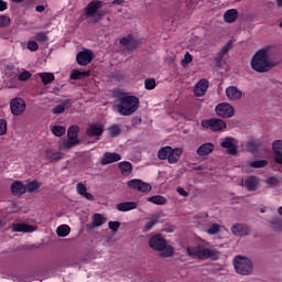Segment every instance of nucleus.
<instances>
[{"instance_id":"1","label":"nucleus","mask_w":282,"mask_h":282,"mask_svg":"<svg viewBox=\"0 0 282 282\" xmlns=\"http://www.w3.org/2000/svg\"><path fill=\"white\" fill-rule=\"evenodd\" d=\"M118 104L115 105V111L119 116H133L140 109V98L133 95L121 93L118 95Z\"/></svg>"},{"instance_id":"2","label":"nucleus","mask_w":282,"mask_h":282,"mask_svg":"<svg viewBox=\"0 0 282 282\" xmlns=\"http://www.w3.org/2000/svg\"><path fill=\"white\" fill-rule=\"evenodd\" d=\"M268 52H270V47L265 46L254 53L251 58V68L253 72L265 74V72H270V69L276 67V63L272 59L270 61Z\"/></svg>"},{"instance_id":"3","label":"nucleus","mask_w":282,"mask_h":282,"mask_svg":"<svg viewBox=\"0 0 282 282\" xmlns=\"http://www.w3.org/2000/svg\"><path fill=\"white\" fill-rule=\"evenodd\" d=\"M149 246L152 250L161 252V257H173L175 254V249L166 245V239L162 235H154L149 240Z\"/></svg>"},{"instance_id":"4","label":"nucleus","mask_w":282,"mask_h":282,"mask_svg":"<svg viewBox=\"0 0 282 282\" xmlns=\"http://www.w3.org/2000/svg\"><path fill=\"white\" fill-rule=\"evenodd\" d=\"M86 19H93V23H99L107 14V10L102 9V1H90L84 9Z\"/></svg>"},{"instance_id":"5","label":"nucleus","mask_w":282,"mask_h":282,"mask_svg":"<svg viewBox=\"0 0 282 282\" xmlns=\"http://www.w3.org/2000/svg\"><path fill=\"white\" fill-rule=\"evenodd\" d=\"M184 150L182 148H174L171 145L162 147L158 151L159 160H167L169 164H177L182 158Z\"/></svg>"},{"instance_id":"6","label":"nucleus","mask_w":282,"mask_h":282,"mask_svg":"<svg viewBox=\"0 0 282 282\" xmlns=\"http://www.w3.org/2000/svg\"><path fill=\"white\" fill-rule=\"evenodd\" d=\"M234 268L238 274H243L245 276L252 274V270H254L252 260L241 256L234 258Z\"/></svg>"},{"instance_id":"7","label":"nucleus","mask_w":282,"mask_h":282,"mask_svg":"<svg viewBox=\"0 0 282 282\" xmlns=\"http://www.w3.org/2000/svg\"><path fill=\"white\" fill-rule=\"evenodd\" d=\"M187 253L189 257H198V259H213L214 261L219 258V252H217V250L202 247H188Z\"/></svg>"},{"instance_id":"8","label":"nucleus","mask_w":282,"mask_h":282,"mask_svg":"<svg viewBox=\"0 0 282 282\" xmlns=\"http://www.w3.org/2000/svg\"><path fill=\"white\" fill-rule=\"evenodd\" d=\"M203 129H210V131L217 132L226 129V121L217 118L205 119L200 122Z\"/></svg>"},{"instance_id":"9","label":"nucleus","mask_w":282,"mask_h":282,"mask_svg":"<svg viewBox=\"0 0 282 282\" xmlns=\"http://www.w3.org/2000/svg\"><path fill=\"white\" fill-rule=\"evenodd\" d=\"M215 113L218 118H232L235 116V107L228 102H220L215 107Z\"/></svg>"},{"instance_id":"10","label":"nucleus","mask_w":282,"mask_h":282,"mask_svg":"<svg viewBox=\"0 0 282 282\" xmlns=\"http://www.w3.org/2000/svg\"><path fill=\"white\" fill-rule=\"evenodd\" d=\"M127 184L129 188H132V191H139V193H151V191H153L151 184L145 183L140 178H132L128 181Z\"/></svg>"},{"instance_id":"11","label":"nucleus","mask_w":282,"mask_h":282,"mask_svg":"<svg viewBox=\"0 0 282 282\" xmlns=\"http://www.w3.org/2000/svg\"><path fill=\"white\" fill-rule=\"evenodd\" d=\"M220 147L226 149L227 155H237V141L232 137H227L223 139Z\"/></svg>"},{"instance_id":"12","label":"nucleus","mask_w":282,"mask_h":282,"mask_svg":"<svg viewBox=\"0 0 282 282\" xmlns=\"http://www.w3.org/2000/svg\"><path fill=\"white\" fill-rule=\"evenodd\" d=\"M65 154L61 150H55L54 148H48L45 150V160L51 164H56L63 160Z\"/></svg>"},{"instance_id":"13","label":"nucleus","mask_w":282,"mask_h":282,"mask_svg":"<svg viewBox=\"0 0 282 282\" xmlns=\"http://www.w3.org/2000/svg\"><path fill=\"white\" fill-rule=\"evenodd\" d=\"M25 100L23 98H14L10 102L11 113L13 116H21L25 111Z\"/></svg>"},{"instance_id":"14","label":"nucleus","mask_w":282,"mask_h":282,"mask_svg":"<svg viewBox=\"0 0 282 282\" xmlns=\"http://www.w3.org/2000/svg\"><path fill=\"white\" fill-rule=\"evenodd\" d=\"M76 61L78 65L86 67V65H89L94 61V52L91 50L82 51L76 55Z\"/></svg>"},{"instance_id":"15","label":"nucleus","mask_w":282,"mask_h":282,"mask_svg":"<svg viewBox=\"0 0 282 282\" xmlns=\"http://www.w3.org/2000/svg\"><path fill=\"white\" fill-rule=\"evenodd\" d=\"M231 232L235 237H248L250 235V227L246 224L237 223L231 226Z\"/></svg>"},{"instance_id":"16","label":"nucleus","mask_w":282,"mask_h":282,"mask_svg":"<svg viewBox=\"0 0 282 282\" xmlns=\"http://www.w3.org/2000/svg\"><path fill=\"white\" fill-rule=\"evenodd\" d=\"M102 133H105V127L102 124L90 123L86 128V135H88V138H98L102 135Z\"/></svg>"},{"instance_id":"17","label":"nucleus","mask_w":282,"mask_h":282,"mask_svg":"<svg viewBox=\"0 0 282 282\" xmlns=\"http://www.w3.org/2000/svg\"><path fill=\"white\" fill-rule=\"evenodd\" d=\"M120 160H122V156L119 153L106 152L100 160V164L107 166V164H113V162H120Z\"/></svg>"},{"instance_id":"18","label":"nucleus","mask_w":282,"mask_h":282,"mask_svg":"<svg viewBox=\"0 0 282 282\" xmlns=\"http://www.w3.org/2000/svg\"><path fill=\"white\" fill-rule=\"evenodd\" d=\"M36 227L32 225H28L25 223H13L11 224V231L12 232H34Z\"/></svg>"},{"instance_id":"19","label":"nucleus","mask_w":282,"mask_h":282,"mask_svg":"<svg viewBox=\"0 0 282 282\" xmlns=\"http://www.w3.org/2000/svg\"><path fill=\"white\" fill-rule=\"evenodd\" d=\"M206 91H208V79L203 78L195 85L194 95L202 98V96H206Z\"/></svg>"},{"instance_id":"20","label":"nucleus","mask_w":282,"mask_h":282,"mask_svg":"<svg viewBox=\"0 0 282 282\" xmlns=\"http://www.w3.org/2000/svg\"><path fill=\"white\" fill-rule=\"evenodd\" d=\"M226 96L229 100H241L243 98V91L239 90L237 86H229L226 88Z\"/></svg>"},{"instance_id":"21","label":"nucleus","mask_w":282,"mask_h":282,"mask_svg":"<svg viewBox=\"0 0 282 282\" xmlns=\"http://www.w3.org/2000/svg\"><path fill=\"white\" fill-rule=\"evenodd\" d=\"M11 193L12 195H15L17 197H21V195H25L28 193V188L21 181H14L11 184Z\"/></svg>"},{"instance_id":"22","label":"nucleus","mask_w":282,"mask_h":282,"mask_svg":"<svg viewBox=\"0 0 282 282\" xmlns=\"http://www.w3.org/2000/svg\"><path fill=\"white\" fill-rule=\"evenodd\" d=\"M72 107V99H64L62 104L56 105L52 108L51 113L54 116H58L61 113H65L66 109H69Z\"/></svg>"},{"instance_id":"23","label":"nucleus","mask_w":282,"mask_h":282,"mask_svg":"<svg viewBox=\"0 0 282 282\" xmlns=\"http://www.w3.org/2000/svg\"><path fill=\"white\" fill-rule=\"evenodd\" d=\"M260 183L261 181L259 177L251 175L245 181V188H247V191L254 192L259 188Z\"/></svg>"},{"instance_id":"24","label":"nucleus","mask_w":282,"mask_h":282,"mask_svg":"<svg viewBox=\"0 0 282 282\" xmlns=\"http://www.w3.org/2000/svg\"><path fill=\"white\" fill-rule=\"evenodd\" d=\"M213 151H215V144L207 142V143H203L197 150L196 153L197 155H199L200 158H204L206 155H210V153H213Z\"/></svg>"},{"instance_id":"25","label":"nucleus","mask_w":282,"mask_h":282,"mask_svg":"<svg viewBox=\"0 0 282 282\" xmlns=\"http://www.w3.org/2000/svg\"><path fill=\"white\" fill-rule=\"evenodd\" d=\"M273 152L275 153L274 162L282 164V140H276L272 143Z\"/></svg>"},{"instance_id":"26","label":"nucleus","mask_w":282,"mask_h":282,"mask_svg":"<svg viewBox=\"0 0 282 282\" xmlns=\"http://www.w3.org/2000/svg\"><path fill=\"white\" fill-rule=\"evenodd\" d=\"M119 213H129V210H135L138 208V203L135 202H123L116 205Z\"/></svg>"},{"instance_id":"27","label":"nucleus","mask_w":282,"mask_h":282,"mask_svg":"<svg viewBox=\"0 0 282 282\" xmlns=\"http://www.w3.org/2000/svg\"><path fill=\"white\" fill-rule=\"evenodd\" d=\"M76 191L78 195H82V197H85L88 202H94V195L91 193H87V186L83 184V182L76 184Z\"/></svg>"},{"instance_id":"28","label":"nucleus","mask_w":282,"mask_h":282,"mask_svg":"<svg viewBox=\"0 0 282 282\" xmlns=\"http://www.w3.org/2000/svg\"><path fill=\"white\" fill-rule=\"evenodd\" d=\"M225 23H235L239 19V11L237 9H229L224 13Z\"/></svg>"},{"instance_id":"29","label":"nucleus","mask_w":282,"mask_h":282,"mask_svg":"<svg viewBox=\"0 0 282 282\" xmlns=\"http://www.w3.org/2000/svg\"><path fill=\"white\" fill-rule=\"evenodd\" d=\"M91 72L89 70H78V69H73L70 72V79L72 80H80L83 78H87L88 76H90Z\"/></svg>"},{"instance_id":"30","label":"nucleus","mask_w":282,"mask_h":282,"mask_svg":"<svg viewBox=\"0 0 282 282\" xmlns=\"http://www.w3.org/2000/svg\"><path fill=\"white\" fill-rule=\"evenodd\" d=\"M119 169L122 175H131L133 171V165L129 161H122L119 163Z\"/></svg>"},{"instance_id":"31","label":"nucleus","mask_w":282,"mask_h":282,"mask_svg":"<svg viewBox=\"0 0 282 282\" xmlns=\"http://www.w3.org/2000/svg\"><path fill=\"white\" fill-rule=\"evenodd\" d=\"M147 202H150L151 204H155V206H164L166 205L167 199L162 195H155V196L148 197Z\"/></svg>"},{"instance_id":"32","label":"nucleus","mask_w":282,"mask_h":282,"mask_svg":"<svg viewBox=\"0 0 282 282\" xmlns=\"http://www.w3.org/2000/svg\"><path fill=\"white\" fill-rule=\"evenodd\" d=\"M78 133H80V127L70 126L67 130V138L69 140H80V139H78Z\"/></svg>"},{"instance_id":"33","label":"nucleus","mask_w":282,"mask_h":282,"mask_svg":"<svg viewBox=\"0 0 282 282\" xmlns=\"http://www.w3.org/2000/svg\"><path fill=\"white\" fill-rule=\"evenodd\" d=\"M107 218H105V216H102V214H95L93 216V228H100V226H102V224H106Z\"/></svg>"},{"instance_id":"34","label":"nucleus","mask_w":282,"mask_h":282,"mask_svg":"<svg viewBox=\"0 0 282 282\" xmlns=\"http://www.w3.org/2000/svg\"><path fill=\"white\" fill-rule=\"evenodd\" d=\"M120 45L127 46L130 45V47L132 50H135V47H138V44L135 42H133V35L129 34L126 37H121L119 41Z\"/></svg>"},{"instance_id":"35","label":"nucleus","mask_w":282,"mask_h":282,"mask_svg":"<svg viewBox=\"0 0 282 282\" xmlns=\"http://www.w3.org/2000/svg\"><path fill=\"white\" fill-rule=\"evenodd\" d=\"M220 231H221V225L217 223L207 225V229H206L207 235H210V236L218 235V232Z\"/></svg>"},{"instance_id":"36","label":"nucleus","mask_w":282,"mask_h":282,"mask_svg":"<svg viewBox=\"0 0 282 282\" xmlns=\"http://www.w3.org/2000/svg\"><path fill=\"white\" fill-rule=\"evenodd\" d=\"M78 144H80V140H72L69 138L65 139L62 142V149H73V147H78Z\"/></svg>"},{"instance_id":"37","label":"nucleus","mask_w":282,"mask_h":282,"mask_svg":"<svg viewBox=\"0 0 282 282\" xmlns=\"http://www.w3.org/2000/svg\"><path fill=\"white\" fill-rule=\"evenodd\" d=\"M39 76L42 79L43 85H50V83H53L55 78L53 73H39Z\"/></svg>"},{"instance_id":"38","label":"nucleus","mask_w":282,"mask_h":282,"mask_svg":"<svg viewBox=\"0 0 282 282\" xmlns=\"http://www.w3.org/2000/svg\"><path fill=\"white\" fill-rule=\"evenodd\" d=\"M25 188H26V193H34L35 191H39V188H41V185L39 181L33 180L25 184Z\"/></svg>"},{"instance_id":"39","label":"nucleus","mask_w":282,"mask_h":282,"mask_svg":"<svg viewBox=\"0 0 282 282\" xmlns=\"http://www.w3.org/2000/svg\"><path fill=\"white\" fill-rule=\"evenodd\" d=\"M69 232H72V229L68 225H62L56 229L57 237H67Z\"/></svg>"},{"instance_id":"40","label":"nucleus","mask_w":282,"mask_h":282,"mask_svg":"<svg viewBox=\"0 0 282 282\" xmlns=\"http://www.w3.org/2000/svg\"><path fill=\"white\" fill-rule=\"evenodd\" d=\"M67 129L63 126H54L52 127V133L53 135H56V138H63L65 135Z\"/></svg>"},{"instance_id":"41","label":"nucleus","mask_w":282,"mask_h":282,"mask_svg":"<svg viewBox=\"0 0 282 282\" xmlns=\"http://www.w3.org/2000/svg\"><path fill=\"white\" fill-rule=\"evenodd\" d=\"M34 40L37 41V43H47V41H50V37L47 36L46 32L40 31L35 33Z\"/></svg>"},{"instance_id":"42","label":"nucleus","mask_w":282,"mask_h":282,"mask_svg":"<svg viewBox=\"0 0 282 282\" xmlns=\"http://www.w3.org/2000/svg\"><path fill=\"white\" fill-rule=\"evenodd\" d=\"M251 169H265L268 166V160H257L249 163Z\"/></svg>"},{"instance_id":"43","label":"nucleus","mask_w":282,"mask_h":282,"mask_svg":"<svg viewBox=\"0 0 282 282\" xmlns=\"http://www.w3.org/2000/svg\"><path fill=\"white\" fill-rule=\"evenodd\" d=\"M108 133L110 138H118L120 135V126L119 124H112L108 128Z\"/></svg>"},{"instance_id":"44","label":"nucleus","mask_w":282,"mask_h":282,"mask_svg":"<svg viewBox=\"0 0 282 282\" xmlns=\"http://www.w3.org/2000/svg\"><path fill=\"white\" fill-rule=\"evenodd\" d=\"M271 227L273 228V230H276V232H282V219L274 218L271 223Z\"/></svg>"},{"instance_id":"45","label":"nucleus","mask_w":282,"mask_h":282,"mask_svg":"<svg viewBox=\"0 0 282 282\" xmlns=\"http://www.w3.org/2000/svg\"><path fill=\"white\" fill-rule=\"evenodd\" d=\"M158 84H155V79L153 78H147L144 80V87L148 89V91H152V89H155Z\"/></svg>"},{"instance_id":"46","label":"nucleus","mask_w":282,"mask_h":282,"mask_svg":"<svg viewBox=\"0 0 282 282\" xmlns=\"http://www.w3.org/2000/svg\"><path fill=\"white\" fill-rule=\"evenodd\" d=\"M30 78H32V73H30V70H23L18 76V80H21L22 83H25V80H30Z\"/></svg>"},{"instance_id":"47","label":"nucleus","mask_w":282,"mask_h":282,"mask_svg":"<svg viewBox=\"0 0 282 282\" xmlns=\"http://www.w3.org/2000/svg\"><path fill=\"white\" fill-rule=\"evenodd\" d=\"M267 184H269V186H279V184H281V180L276 176H270L267 178Z\"/></svg>"},{"instance_id":"48","label":"nucleus","mask_w":282,"mask_h":282,"mask_svg":"<svg viewBox=\"0 0 282 282\" xmlns=\"http://www.w3.org/2000/svg\"><path fill=\"white\" fill-rule=\"evenodd\" d=\"M189 63H193V55H191V53L186 52L181 64L183 65V67H186V65H188Z\"/></svg>"},{"instance_id":"49","label":"nucleus","mask_w":282,"mask_h":282,"mask_svg":"<svg viewBox=\"0 0 282 282\" xmlns=\"http://www.w3.org/2000/svg\"><path fill=\"white\" fill-rule=\"evenodd\" d=\"M8 133V122L6 119H0V135H6Z\"/></svg>"},{"instance_id":"50","label":"nucleus","mask_w":282,"mask_h":282,"mask_svg":"<svg viewBox=\"0 0 282 282\" xmlns=\"http://www.w3.org/2000/svg\"><path fill=\"white\" fill-rule=\"evenodd\" d=\"M26 47L30 52H39V43L36 41H29Z\"/></svg>"},{"instance_id":"51","label":"nucleus","mask_w":282,"mask_h":282,"mask_svg":"<svg viewBox=\"0 0 282 282\" xmlns=\"http://www.w3.org/2000/svg\"><path fill=\"white\" fill-rule=\"evenodd\" d=\"M10 25V18L7 15H0V28H8Z\"/></svg>"},{"instance_id":"52","label":"nucleus","mask_w":282,"mask_h":282,"mask_svg":"<svg viewBox=\"0 0 282 282\" xmlns=\"http://www.w3.org/2000/svg\"><path fill=\"white\" fill-rule=\"evenodd\" d=\"M231 48H232V41H228L227 44L221 47V50L219 51V53L225 56V54H227L228 52H230Z\"/></svg>"},{"instance_id":"53","label":"nucleus","mask_w":282,"mask_h":282,"mask_svg":"<svg viewBox=\"0 0 282 282\" xmlns=\"http://www.w3.org/2000/svg\"><path fill=\"white\" fill-rule=\"evenodd\" d=\"M108 226L112 232H118V228H120V221H109Z\"/></svg>"},{"instance_id":"54","label":"nucleus","mask_w":282,"mask_h":282,"mask_svg":"<svg viewBox=\"0 0 282 282\" xmlns=\"http://www.w3.org/2000/svg\"><path fill=\"white\" fill-rule=\"evenodd\" d=\"M224 56L220 52L217 53V55L215 56L214 61L216 63L217 67H221V62L224 61Z\"/></svg>"},{"instance_id":"55","label":"nucleus","mask_w":282,"mask_h":282,"mask_svg":"<svg viewBox=\"0 0 282 282\" xmlns=\"http://www.w3.org/2000/svg\"><path fill=\"white\" fill-rule=\"evenodd\" d=\"M156 223H158V221H156V220H153V219L149 220V221L144 225L143 230H145L147 232H149V230H151V228H153V226H155Z\"/></svg>"},{"instance_id":"56","label":"nucleus","mask_w":282,"mask_h":282,"mask_svg":"<svg viewBox=\"0 0 282 282\" xmlns=\"http://www.w3.org/2000/svg\"><path fill=\"white\" fill-rule=\"evenodd\" d=\"M178 195H182V197H188V192L184 191L183 187H177Z\"/></svg>"},{"instance_id":"57","label":"nucleus","mask_w":282,"mask_h":282,"mask_svg":"<svg viewBox=\"0 0 282 282\" xmlns=\"http://www.w3.org/2000/svg\"><path fill=\"white\" fill-rule=\"evenodd\" d=\"M8 10V3H6V1L0 0V12H3Z\"/></svg>"},{"instance_id":"58","label":"nucleus","mask_w":282,"mask_h":282,"mask_svg":"<svg viewBox=\"0 0 282 282\" xmlns=\"http://www.w3.org/2000/svg\"><path fill=\"white\" fill-rule=\"evenodd\" d=\"M132 124H142V118L140 117H134L132 119Z\"/></svg>"},{"instance_id":"59","label":"nucleus","mask_w":282,"mask_h":282,"mask_svg":"<svg viewBox=\"0 0 282 282\" xmlns=\"http://www.w3.org/2000/svg\"><path fill=\"white\" fill-rule=\"evenodd\" d=\"M248 149H251L252 151H257V143L256 142H249Z\"/></svg>"},{"instance_id":"60","label":"nucleus","mask_w":282,"mask_h":282,"mask_svg":"<svg viewBox=\"0 0 282 282\" xmlns=\"http://www.w3.org/2000/svg\"><path fill=\"white\" fill-rule=\"evenodd\" d=\"M35 10L36 12H45V6L40 4L35 8Z\"/></svg>"},{"instance_id":"61","label":"nucleus","mask_w":282,"mask_h":282,"mask_svg":"<svg viewBox=\"0 0 282 282\" xmlns=\"http://www.w3.org/2000/svg\"><path fill=\"white\" fill-rule=\"evenodd\" d=\"M113 3H115V6H120V4L124 3V0H115Z\"/></svg>"},{"instance_id":"62","label":"nucleus","mask_w":282,"mask_h":282,"mask_svg":"<svg viewBox=\"0 0 282 282\" xmlns=\"http://www.w3.org/2000/svg\"><path fill=\"white\" fill-rule=\"evenodd\" d=\"M278 8H282V0H276Z\"/></svg>"},{"instance_id":"63","label":"nucleus","mask_w":282,"mask_h":282,"mask_svg":"<svg viewBox=\"0 0 282 282\" xmlns=\"http://www.w3.org/2000/svg\"><path fill=\"white\" fill-rule=\"evenodd\" d=\"M12 3H23L24 0H11Z\"/></svg>"},{"instance_id":"64","label":"nucleus","mask_w":282,"mask_h":282,"mask_svg":"<svg viewBox=\"0 0 282 282\" xmlns=\"http://www.w3.org/2000/svg\"><path fill=\"white\" fill-rule=\"evenodd\" d=\"M278 213L282 216V206L278 208Z\"/></svg>"}]
</instances>
